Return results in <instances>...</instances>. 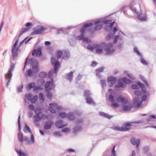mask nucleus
I'll return each instance as SVG.
<instances>
[{"label": "nucleus", "instance_id": "obj_52", "mask_svg": "<svg viewBox=\"0 0 156 156\" xmlns=\"http://www.w3.org/2000/svg\"><path fill=\"white\" fill-rule=\"evenodd\" d=\"M23 88V85L22 84L21 86H19L18 87L17 91L19 92H22V89Z\"/></svg>", "mask_w": 156, "mask_h": 156}, {"label": "nucleus", "instance_id": "obj_51", "mask_svg": "<svg viewBox=\"0 0 156 156\" xmlns=\"http://www.w3.org/2000/svg\"><path fill=\"white\" fill-rule=\"evenodd\" d=\"M140 62L143 64L145 65H147V62L143 58H141L140 59Z\"/></svg>", "mask_w": 156, "mask_h": 156}, {"label": "nucleus", "instance_id": "obj_19", "mask_svg": "<svg viewBox=\"0 0 156 156\" xmlns=\"http://www.w3.org/2000/svg\"><path fill=\"white\" fill-rule=\"evenodd\" d=\"M73 73V72H71L66 75V79L70 81H72Z\"/></svg>", "mask_w": 156, "mask_h": 156}, {"label": "nucleus", "instance_id": "obj_64", "mask_svg": "<svg viewBox=\"0 0 156 156\" xmlns=\"http://www.w3.org/2000/svg\"><path fill=\"white\" fill-rule=\"evenodd\" d=\"M83 40L84 42H85L87 43H89L90 42V41L87 37H84Z\"/></svg>", "mask_w": 156, "mask_h": 156}, {"label": "nucleus", "instance_id": "obj_21", "mask_svg": "<svg viewBox=\"0 0 156 156\" xmlns=\"http://www.w3.org/2000/svg\"><path fill=\"white\" fill-rule=\"evenodd\" d=\"M100 115L104 117L110 119L112 117V116L109 115L108 114L104 113L103 112H101L99 113Z\"/></svg>", "mask_w": 156, "mask_h": 156}, {"label": "nucleus", "instance_id": "obj_14", "mask_svg": "<svg viewBox=\"0 0 156 156\" xmlns=\"http://www.w3.org/2000/svg\"><path fill=\"white\" fill-rule=\"evenodd\" d=\"M108 85L109 87H111L113 86V84L115 83L116 79L114 77H109L108 78Z\"/></svg>", "mask_w": 156, "mask_h": 156}, {"label": "nucleus", "instance_id": "obj_45", "mask_svg": "<svg viewBox=\"0 0 156 156\" xmlns=\"http://www.w3.org/2000/svg\"><path fill=\"white\" fill-rule=\"evenodd\" d=\"M34 112L37 115H39L41 113V109L39 108H36L34 109Z\"/></svg>", "mask_w": 156, "mask_h": 156}, {"label": "nucleus", "instance_id": "obj_50", "mask_svg": "<svg viewBox=\"0 0 156 156\" xmlns=\"http://www.w3.org/2000/svg\"><path fill=\"white\" fill-rule=\"evenodd\" d=\"M112 129L115 130H117L120 131H122V129H121V127H119L118 126H115L113 127Z\"/></svg>", "mask_w": 156, "mask_h": 156}, {"label": "nucleus", "instance_id": "obj_54", "mask_svg": "<svg viewBox=\"0 0 156 156\" xmlns=\"http://www.w3.org/2000/svg\"><path fill=\"white\" fill-rule=\"evenodd\" d=\"M90 95V92L88 91H86L84 93V95L85 96L87 97H90L89 96Z\"/></svg>", "mask_w": 156, "mask_h": 156}, {"label": "nucleus", "instance_id": "obj_46", "mask_svg": "<svg viewBox=\"0 0 156 156\" xmlns=\"http://www.w3.org/2000/svg\"><path fill=\"white\" fill-rule=\"evenodd\" d=\"M20 114L19 116L18 119V123L19 126V130L20 131L21 130V126H20Z\"/></svg>", "mask_w": 156, "mask_h": 156}, {"label": "nucleus", "instance_id": "obj_18", "mask_svg": "<svg viewBox=\"0 0 156 156\" xmlns=\"http://www.w3.org/2000/svg\"><path fill=\"white\" fill-rule=\"evenodd\" d=\"M70 57V54L69 51H65L62 56L63 59H68Z\"/></svg>", "mask_w": 156, "mask_h": 156}, {"label": "nucleus", "instance_id": "obj_27", "mask_svg": "<svg viewBox=\"0 0 156 156\" xmlns=\"http://www.w3.org/2000/svg\"><path fill=\"white\" fill-rule=\"evenodd\" d=\"M18 139L22 144L23 143V135L21 133H19L18 134Z\"/></svg>", "mask_w": 156, "mask_h": 156}, {"label": "nucleus", "instance_id": "obj_47", "mask_svg": "<svg viewBox=\"0 0 156 156\" xmlns=\"http://www.w3.org/2000/svg\"><path fill=\"white\" fill-rule=\"evenodd\" d=\"M35 85V83L34 82H32L30 83L28 86V87L29 88L31 89L34 87Z\"/></svg>", "mask_w": 156, "mask_h": 156}, {"label": "nucleus", "instance_id": "obj_31", "mask_svg": "<svg viewBox=\"0 0 156 156\" xmlns=\"http://www.w3.org/2000/svg\"><path fill=\"white\" fill-rule=\"evenodd\" d=\"M122 81L126 84H129L130 83H131L132 81L129 79H128L126 78H122Z\"/></svg>", "mask_w": 156, "mask_h": 156}, {"label": "nucleus", "instance_id": "obj_5", "mask_svg": "<svg viewBox=\"0 0 156 156\" xmlns=\"http://www.w3.org/2000/svg\"><path fill=\"white\" fill-rule=\"evenodd\" d=\"M54 81L53 79H51V81H47L44 84V88L48 92L53 90L55 87Z\"/></svg>", "mask_w": 156, "mask_h": 156}, {"label": "nucleus", "instance_id": "obj_35", "mask_svg": "<svg viewBox=\"0 0 156 156\" xmlns=\"http://www.w3.org/2000/svg\"><path fill=\"white\" fill-rule=\"evenodd\" d=\"M68 119L70 120H73L74 119V117L72 113H69L68 114L67 116Z\"/></svg>", "mask_w": 156, "mask_h": 156}, {"label": "nucleus", "instance_id": "obj_63", "mask_svg": "<svg viewBox=\"0 0 156 156\" xmlns=\"http://www.w3.org/2000/svg\"><path fill=\"white\" fill-rule=\"evenodd\" d=\"M87 48L91 51H93L94 50V47L91 45H90L87 47Z\"/></svg>", "mask_w": 156, "mask_h": 156}, {"label": "nucleus", "instance_id": "obj_4", "mask_svg": "<svg viewBox=\"0 0 156 156\" xmlns=\"http://www.w3.org/2000/svg\"><path fill=\"white\" fill-rule=\"evenodd\" d=\"M142 121L139 120L131 122L124 123L121 126V129H122V131H126L130 129L131 127L133 126V125L132 124H139L142 123Z\"/></svg>", "mask_w": 156, "mask_h": 156}, {"label": "nucleus", "instance_id": "obj_29", "mask_svg": "<svg viewBox=\"0 0 156 156\" xmlns=\"http://www.w3.org/2000/svg\"><path fill=\"white\" fill-rule=\"evenodd\" d=\"M114 36V34L112 33H110L108 34L106 37V40L107 41H109Z\"/></svg>", "mask_w": 156, "mask_h": 156}, {"label": "nucleus", "instance_id": "obj_41", "mask_svg": "<svg viewBox=\"0 0 156 156\" xmlns=\"http://www.w3.org/2000/svg\"><path fill=\"white\" fill-rule=\"evenodd\" d=\"M38 96H34L33 98H32L31 99V102L32 103H35L37 99Z\"/></svg>", "mask_w": 156, "mask_h": 156}, {"label": "nucleus", "instance_id": "obj_59", "mask_svg": "<svg viewBox=\"0 0 156 156\" xmlns=\"http://www.w3.org/2000/svg\"><path fill=\"white\" fill-rule=\"evenodd\" d=\"M134 94L138 96H140L141 95V92L138 90L135 91L134 92Z\"/></svg>", "mask_w": 156, "mask_h": 156}, {"label": "nucleus", "instance_id": "obj_2", "mask_svg": "<svg viewBox=\"0 0 156 156\" xmlns=\"http://www.w3.org/2000/svg\"><path fill=\"white\" fill-rule=\"evenodd\" d=\"M93 24L92 23H87L83 25V27H82L80 30V32L81 33V34L80 35H79L77 37V40H83L84 38V36L85 34L86 33V29L92 26L93 25Z\"/></svg>", "mask_w": 156, "mask_h": 156}, {"label": "nucleus", "instance_id": "obj_39", "mask_svg": "<svg viewBox=\"0 0 156 156\" xmlns=\"http://www.w3.org/2000/svg\"><path fill=\"white\" fill-rule=\"evenodd\" d=\"M42 53L41 49L40 48H38L37 50L36 56H40L42 55Z\"/></svg>", "mask_w": 156, "mask_h": 156}, {"label": "nucleus", "instance_id": "obj_8", "mask_svg": "<svg viewBox=\"0 0 156 156\" xmlns=\"http://www.w3.org/2000/svg\"><path fill=\"white\" fill-rule=\"evenodd\" d=\"M112 46V43H109L106 44L105 43H102L101 44V46L103 48H105L104 49V51L108 54L112 53L113 52V49L112 48L111 49Z\"/></svg>", "mask_w": 156, "mask_h": 156}, {"label": "nucleus", "instance_id": "obj_30", "mask_svg": "<svg viewBox=\"0 0 156 156\" xmlns=\"http://www.w3.org/2000/svg\"><path fill=\"white\" fill-rule=\"evenodd\" d=\"M84 120L83 119L80 118L79 119H78L76 121V124L77 125H80L81 126V124L83 122Z\"/></svg>", "mask_w": 156, "mask_h": 156}, {"label": "nucleus", "instance_id": "obj_20", "mask_svg": "<svg viewBox=\"0 0 156 156\" xmlns=\"http://www.w3.org/2000/svg\"><path fill=\"white\" fill-rule=\"evenodd\" d=\"M82 129L81 126L80 125H76L74 128L73 129V132L74 133H76L81 130Z\"/></svg>", "mask_w": 156, "mask_h": 156}, {"label": "nucleus", "instance_id": "obj_53", "mask_svg": "<svg viewBox=\"0 0 156 156\" xmlns=\"http://www.w3.org/2000/svg\"><path fill=\"white\" fill-rule=\"evenodd\" d=\"M115 146H114L112 150V153L111 154V156H116L115 155Z\"/></svg>", "mask_w": 156, "mask_h": 156}, {"label": "nucleus", "instance_id": "obj_55", "mask_svg": "<svg viewBox=\"0 0 156 156\" xmlns=\"http://www.w3.org/2000/svg\"><path fill=\"white\" fill-rule=\"evenodd\" d=\"M134 52H136L138 55H139L140 56H141V55L140 52L138 50L137 48L134 47Z\"/></svg>", "mask_w": 156, "mask_h": 156}, {"label": "nucleus", "instance_id": "obj_16", "mask_svg": "<svg viewBox=\"0 0 156 156\" xmlns=\"http://www.w3.org/2000/svg\"><path fill=\"white\" fill-rule=\"evenodd\" d=\"M104 69V67H102L96 69L95 70L96 76L99 78H101V76L100 73L103 72Z\"/></svg>", "mask_w": 156, "mask_h": 156}, {"label": "nucleus", "instance_id": "obj_12", "mask_svg": "<svg viewBox=\"0 0 156 156\" xmlns=\"http://www.w3.org/2000/svg\"><path fill=\"white\" fill-rule=\"evenodd\" d=\"M130 9L134 13H135L137 14V16L138 19L144 21L147 20V18L146 16H144L143 17H141V13H139L137 14V12L136 9L133 8L132 7H130Z\"/></svg>", "mask_w": 156, "mask_h": 156}, {"label": "nucleus", "instance_id": "obj_23", "mask_svg": "<svg viewBox=\"0 0 156 156\" xmlns=\"http://www.w3.org/2000/svg\"><path fill=\"white\" fill-rule=\"evenodd\" d=\"M32 69L33 72L35 73H37L39 70L38 65L36 64L33 65Z\"/></svg>", "mask_w": 156, "mask_h": 156}, {"label": "nucleus", "instance_id": "obj_42", "mask_svg": "<svg viewBox=\"0 0 156 156\" xmlns=\"http://www.w3.org/2000/svg\"><path fill=\"white\" fill-rule=\"evenodd\" d=\"M27 74L29 76H31L33 75V72L31 69H30L28 70Z\"/></svg>", "mask_w": 156, "mask_h": 156}, {"label": "nucleus", "instance_id": "obj_49", "mask_svg": "<svg viewBox=\"0 0 156 156\" xmlns=\"http://www.w3.org/2000/svg\"><path fill=\"white\" fill-rule=\"evenodd\" d=\"M24 141H25L27 144H30V140L29 138L27 137H25L24 138Z\"/></svg>", "mask_w": 156, "mask_h": 156}, {"label": "nucleus", "instance_id": "obj_24", "mask_svg": "<svg viewBox=\"0 0 156 156\" xmlns=\"http://www.w3.org/2000/svg\"><path fill=\"white\" fill-rule=\"evenodd\" d=\"M133 108V106H128L125 105H123V110L125 111H130Z\"/></svg>", "mask_w": 156, "mask_h": 156}, {"label": "nucleus", "instance_id": "obj_36", "mask_svg": "<svg viewBox=\"0 0 156 156\" xmlns=\"http://www.w3.org/2000/svg\"><path fill=\"white\" fill-rule=\"evenodd\" d=\"M69 42L70 45L71 46H74L76 43L75 41L73 39L69 40Z\"/></svg>", "mask_w": 156, "mask_h": 156}, {"label": "nucleus", "instance_id": "obj_61", "mask_svg": "<svg viewBox=\"0 0 156 156\" xmlns=\"http://www.w3.org/2000/svg\"><path fill=\"white\" fill-rule=\"evenodd\" d=\"M119 37V35H116L115 37L114 40L113 41V44H115L116 43L118 38Z\"/></svg>", "mask_w": 156, "mask_h": 156}, {"label": "nucleus", "instance_id": "obj_3", "mask_svg": "<svg viewBox=\"0 0 156 156\" xmlns=\"http://www.w3.org/2000/svg\"><path fill=\"white\" fill-rule=\"evenodd\" d=\"M14 63L12 62H10V65L9 66V69L7 74L5 75V77L7 79V85L8 86L10 82L12 79V75L11 74L12 71L14 70L15 66H14Z\"/></svg>", "mask_w": 156, "mask_h": 156}, {"label": "nucleus", "instance_id": "obj_7", "mask_svg": "<svg viewBox=\"0 0 156 156\" xmlns=\"http://www.w3.org/2000/svg\"><path fill=\"white\" fill-rule=\"evenodd\" d=\"M46 29L43 27L38 26L33 28V31L30 34L31 35H34L37 34H41L43 33L44 31Z\"/></svg>", "mask_w": 156, "mask_h": 156}, {"label": "nucleus", "instance_id": "obj_17", "mask_svg": "<svg viewBox=\"0 0 156 156\" xmlns=\"http://www.w3.org/2000/svg\"><path fill=\"white\" fill-rule=\"evenodd\" d=\"M131 142L133 145H136L137 147L140 145V140H138L136 141L135 138L133 137L131 139Z\"/></svg>", "mask_w": 156, "mask_h": 156}, {"label": "nucleus", "instance_id": "obj_10", "mask_svg": "<svg viewBox=\"0 0 156 156\" xmlns=\"http://www.w3.org/2000/svg\"><path fill=\"white\" fill-rule=\"evenodd\" d=\"M49 105L50 107L49 108V110L52 113L55 114L56 113V111L55 109L59 110L61 109L60 107L57 106L54 103H49Z\"/></svg>", "mask_w": 156, "mask_h": 156}, {"label": "nucleus", "instance_id": "obj_44", "mask_svg": "<svg viewBox=\"0 0 156 156\" xmlns=\"http://www.w3.org/2000/svg\"><path fill=\"white\" fill-rule=\"evenodd\" d=\"M125 86L124 84L122 83L119 82L118 83V84L116 85V87L117 88L122 87Z\"/></svg>", "mask_w": 156, "mask_h": 156}, {"label": "nucleus", "instance_id": "obj_34", "mask_svg": "<svg viewBox=\"0 0 156 156\" xmlns=\"http://www.w3.org/2000/svg\"><path fill=\"white\" fill-rule=\"evenodd\" d=\"M56 55L58 59L61 58L62 55V51L60 50L57 51L56 52Z\"/></svg>", "mask_w": 156, "mask_h": 156}, {"label": "nucleus", "instance_id": "obj_62", "mask_svg": "<svg viewBox=\"0 0 156 156\" xmlns=\"http://www.w3.org/2000/svg\"><path fill=\"white\" fill-rule=\"evenodd\" d=\"M112 105L113 106L115 107H118L119 106V105L116 102H115V101L112 102Z\"/></svg>", "mask_w": 156, "mask_h": 156}, {"label": "nucleus", "instance_id": "obj_60", "mask_svg": "<svg viewBox=\"0 0 156 156\" xmlns=\"http://www.w3.org/2000/svg\"><path fill=\"white\" fill-rule=\"evenodd\" d=\"M126 75L132 80H134L135 79L134 76L131 74H126Z\"/></svg>", "mask_w": 156, "mask_h": 156}, {"label": "nucleus", "instance_id": "obj_9", "mask_svg": "<svg viewBox=\"0 0 156 156\" xmlns=\"http://www.w3.org/2000/svg\"><path fill=\"white\" fill-rule=\"evenodd\" d=\"M100 23H104L106 24H109V27L112 28L114 25V22H112V20H98L95 21L94 22V24H100Z\"/></svg>", "mask_w": 156, "mask_h": 156}, {"label": "nucleus", "instance_id": "obj_58", "mask_svg": "<svg viewBox=\"0 0 156 156\" xmlns=\"http://www.w3.org/2000/svg\"><path fill=\"white\" fill-rule=\"evenodd\" d=\"M147 92L145 94H144V95L142 97V100L143 101H145L146 100L147 98V95L146 94H147Z\"/></svg>", "mask_w": 156, "mask_h": 156}, {"label": "nucleus", "instance_id": "obj_1", "mask_svg": "<svg viewBox=\"0 0 156 156\" xmlns=\"http://www.w3.org/2000/svg\"><path fill=\"white\" fill-rule=\"evenodd\" d=\"M29 29V28L27 27L22 28L19 34L18 37H17V36H16L14 38V40H16V41L13 45L11 49L12 57L13 60H15L18 56L19 48V47H16V46L18 43L19 37L23 34L28 31Z\"/></svg>", "mask_w": 156, "mask_h": 156}, {"label": "nucleus", "instance_id": "obj_40", "mask_svg": "<svg viewBox=\"0 0 156 156\" xmlns=\"http://www.w3.org/2000/svg\"><path fill=\"white\" fill-rule=\"evenodd\" d=\"M59 115L62 118H65L67 117V114L65 112H60Z\"/></svg>", "mask_w": 156, "mask_h": 156}, {"label": "nucleus", "instance_id": "obj_48", "mask_svg": "<svg viewBox=\"0 0 156 156\" xmlns=\"http://www.w3.org/2000/svg\"><path fill=\"white\" fill-rule=\"evenodd\" d=\"M34 117L35 118L36 121H37L40 120L41 119V118L39 115H34Z\"/></svg>", "mask_w": 156, "mask_h": 156}, {"label": "nucleus", "instance_id": "obj_15", "mask_svg": "<svg viewBox=\"0 0 156 156\" xmlns=\"http://www.w3.org/2000/svg\"><path fill=\"white\" fill-rule=\"evenodd\" d=\"M139 101V98L137 97L135 98L134 99V100L133 101V104L135 107H139L142 104V101Z\"/></svg>", "mask_w": 156, "mask_h": 156}, {"label": "nucleus", "instance_id": "obj_6", "mask_svg": "<svg viewBox=\"0 0 156 156\" xmlns=\"http://www.w3.org/2000/svg\"><path fill=\"white\" fill-rule=\"evenodd\" d=\"M138 86L141 89V92L143 94H145L147 93L146 88L144 86L143 83L139 81L137 82V84L132 85L131 87L133 89L137 90L139 89Z\"/></svg>", "mask_w": 156, "mask_h": 156}, {"label": "nucleus", "instance_id": "obj_38", "mask_svg": "<svg viewBox=\"0 0 156 156\" xmlns=\"http://www.w3.org/2000/svg\"><path fill=\"white\" fill-rule=\"evenodd\" d=\"M25 128L26 129V130H24V131L25 133H27L26 131L27 130V132H29L31 134L32 133L31 129L27 125H26Z\"/></svg>", "mask_w": 156, "mask_h": 156}, {"label": "nucleus", "instance_id": "obj_13", "mask_svg": "<svg viewBox=\"0 0 156 156\" xmlns=\"http://www.w3.org/2000/svg\"><path fill=\"white\" fill-rule=\"evenodd\" d=\"M54 124V122L51 120H48L46 121L44 128L46 129H49L51 128L52 125Z\"/></svg>", "mask_w": 156, "mask_h": 156}, {"label": "nucleus", "instance_id": "obj_33", "mask_svg": "<svg viewBox=\"0 0 156 156\" xmlns=\"http://www.w3.org/2000/svg\"><path fill=\"white\" fill-rule=\"evenodd\" d=\"M102 24L101 23H100V24H95L96 26L94 28V30H97L101 29L102 27Z\"/></svg>", "mask_w": 156, "mask_h": 156}, {"label": "nucleus", "instance_id": "obj_11", "mask_svg": "<svg viewBox=\"0 0 156 156\" xmlns=\"http://www.w3.org/2000/svg\"><path fill=\"white\" fill-rule=\"evenodd\" d=\"M52 64L54 66V70L56 72L58 70V68L60 65V63L59 61L55 57H52L51 60Z\"/></svg>", "mask_w": 156, "mask_h": 156}, {"label": "nucleus", "instance_id": "obj_28", "mask_svg": "<svg viewBox=\"0 0 156 156\" xmlns=\"http://www.w3.org/2000/svg\"><path fill=\"white\" fill-rule=\"evenodd\" d=\"M124 100V98L122 97L120 95L118 97L116 98L115 101L118 102H122Z\"/></svg>", "mask_w": 156, "mask_h": 156}, {"label": "nucleus", "instance_id": "obj_57", "mask_svg": "<svg viewBox=\"0 0 156 156\" xmlns=\"http://www.w3.org/2000/svg\"><path fill=\"white\" fill-rule=\"evenodd\" d=\"M28 38V37H27L25 38V39H24L23 40V41H24V42L25 41V44H26L32 38V37H30L27 40Z\"/></svg>", "mask_w": 156, "mask_h": 156}, {"label": "nucleus", "instance_id": "obj_22", "mask_svg": "<svg viewBox=\"0 0 156 156\" xmlns=\"http://www.w3.org/2000/svg\"><path fill=\"white\" fill-rule=\"evenodd\" d=\"M86 103L90 104L95 105V103L90 97H87L86 99Z\"/></svg>", "mask_w": 156, "mask_h": 156}, {"label": "nucleus", "instance_id": "obj_43", "mask_svg": "<svg viewBox=\"0 0 156 156\" xmlns=\"http://www.w3.org/2000/svg\"><path fill=\"white\" fill-rule=\"evenodd\" d=\"M108 100L112 103L113 102V101H114V97L112 94H110L109 95L108 97Z\"/></svg>", "mask_w": 156, "mask_h": 156}, {"label": "nucleus", "instance_id": "obj_37", "mask_svg": "<svg viewBox=\"0 0 156 156\" xmlns=\"http://www.w3.org/2000/svg\"><path fill=\"white\" fill-rule=\"evenodd\" d=\"M39 96L41 102V103L43 102L44 101V98L43 94L41 93H39Z\"/></svg>", "mask_w": 156, "mask_h": 156}, {"label": "nucleus", "instance_id": "obj_32", "mask_svg": "<svg viewBox=\"0 0 156 156\" xmlns=\"http://www.w3.org/2000/svg\"><path fill=\"white\" fill-rule=\"evenodd\" d=\"M141 79L143 82L146 85L147 87H149V84L148 83V81L143 76L141 77Z\"/></svg>", "mask_w": 156, "mask_h": 156}, {"label": "nucleus", "instance_id": "obj_56", "mask_svg": "<svg viewBox=\"0 0 156 156\" xmlns=\"http://www.w3.org/2000/svg\"><path fill=\"white\" fill-rule=\"evenodd\" d=\"M100 82L102 87L103 88L104 86L106 84L105 80H100Z\"/></svg>", "mask_w": 156, "mask_h": 156}, {"label": "nucleus", "instance_id": "obj_25", "mask_svg": "<svg viewBox=\"0 0 156 156\" xmlns=\"http://www.w3.org/2000/svg\"><path fill=\"white\" fill-rule=\"evenodd\" d=\"M16 151L19 156H27V154L22 151L21 150H18L16 149Z\"/></svg>", "mask_w": 156, "mask_h": 156}, {"label": "nucleus", "instance_id": "obj_26", "mask_svg": "<svg viewBox=\"0 0 156 156\" xmlns=\"http://www.w3.org/2000/svg\"><path fill=\"white\" fill-rule=\"evenodd\" d=\"M47 76V74L44 72H41L39 74V76L40 78H44Z\"/></svg>", "mask_w": 156, "mask_h": 156}]
</instances>
